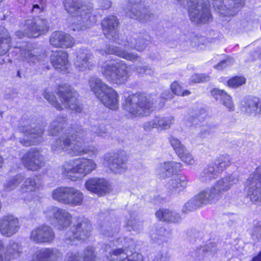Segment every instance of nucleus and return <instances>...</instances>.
I'll return each mask as SVG.
<instances>
[{"mask_svg":"<svg viewBox=\"0 0 261 261\" xmlns=\"http://www.w3.org/2000/svg\"><path fill=\"white\" fill-rule=\"evenodd\" d=\"M101 25L106 37L123 45L124 49L119 47L110 46L105 51L107 54H114L116 56L124 58L125 60L135 62L139 59V56L127 51V49L134 48L141 51L146 47L148 41L143 38L130 37L126 41L120 39L117 33L118 25V20L114 16H110L105 18L102 21Z\"/></svg>","mask_w":261,"mask_h":261,"instance_id":"obj_1","label":"nucleus"},{"mask_svg":"<svg viewBox=\"0 0 261 261\" xmlns=\"http://www.w3.org/2000/svg\"><path fill=\"white\" fill-rule=\"evenodd\" d=\"M90 135L91 133L85 130L76 132L74 135L65 133L51 144V150L57 154L64 151L71 156H80L91 152L96 153L97 150L95 147L87 145L92 141Z\"/></svg>","mask_w":261,"mask_h":261,"instance_id":"obj_2","label":"nucleus"},{"mask_svg":"<svg viewBox=\"0 0 261 261\" xmlns=\"http://www.w3.org/2000/svg\"><path fill=\"white\" fill-rule=\"evenodd\" d=\"M117 230H106L103 235L107 238H114V240L106 244V256L110 261H144L141 254L134 252L130 255L128 254V249L134 247V241L124 236H118Z\"/></svg>","mask_w":261,"mask_h":261,"instance_id":"obj_3","label":"nucleus"},{"mask_svg":"<svg viewBox=\"0 0 261 261\" xmlns=\"http://www.w3.org/2000/svg\"><path fill=\"white\" fill-rule=\"evenodd\" d=\"M80 0H64L65 10L72 16L71 29L73 31L85 30L96 22L92 14V6L80 4Z\"/></svg>","mask_w":261,"mask_h":261,"instance_id":"obj_4","label":"nucleus"},{"mask_svg":"<svg viewBox=\"0 0 261 261\" xmlns=\"http://www.w3.org/2000/svg\"><path fill=\"white\" fill-rule=\"evenodd\" d=\"M61 103L57 100L56 96L49 89L45 90L43 95L44 98L57 110H61L65 108H69L75 112L80 113L82 107L77 100V93L70 87L60 86L56 91Z\"/></svg>","mask_w":261,"mask_h":261,"instance_id":"obj_5","label":"nucleus"},{"mask_svg":"<svg viewBox=\"0 0 261 261\" xmlns=\"http://www.w3.org/2000/svg\"><path fill=\"white\" fill-rule=\"evenodd\" d=\"M97 164L92 159L76 158L65 162L62 166L63 175L72 181L80 180L96 170Z\"/></svg>","mask_w":261,"mask_h":261,"instance_id":"obj_6","label":"nucleus"},{"mask_svg":"<svg viewBox=\"0 0 261 261\" xmlns=\"http://www.w3.org/2000/svg\"><path fill=\"white\" fill-rule=\"evenodd\" d=\"M89 85L91 91L105 106L113 110L118 108V95L111 87L96 77L90 79Z\"/></svg>","mask_w":261,"mask_h":261,"instance_id":"obj_7","label":"nucleus"},{"mask_svg":"<svg viewBox=\"0 0 261 261\" xmlns=\"http://www.w3.org/2000/svg\"><path fill=\"white\" fill-rule=\"evenodd\" d=\"M128 66L123 61L114 59L105 62L100 67L101 72L110 83L122 84L129 76Z\"/></svg>","mask_w":261,"mask_h":261,"instance_id":"obj_8","label":"nucleus"},{"mask_svg":"<svg viewBox=\"0 0 261 261\" xmlns=\"http://www.w3.org/2000/svg\"><path fill=\"white\" fill-rule=\"evenodd\" d=\"M177 4L188 9L192 21L197 24H204L212 19L210 11L203 0H176Z\"/></svg>","mask_w":261,"mask_h":261,"instance_id":"obj_9","label":"nucleus"},{"mask_svg":"<svg viewBox=\"0 0 261 261\" xmlns=\"http://www.w3.org/2000/svg\"><path fill=\"white\" fill-rule=\"evenodd\" d=\"M153 102L143 95H131L123 103L124 110L134 116H144L152 111Z\"/></svg>","mask_w":261,"mask_h":261,"instance_id":"obj_10","label":"nucleus"},{"mask_svg":"<svg viewBox=\"0 0 261 261\" xmlns=\"http://www.w3.org/2000/svg\"><path fill=\"white\" fill-rule=\"evenodd\" d=\"M47 221L55 225L58 229L62 230L68 227L72 222V216L65 209L50 206L43 211Z\"/></svg>","mask_w":261,"mask_h":261,"instance_id":"obj_11","label":"nucleus"},{"mask_svg":"<svg viewBox=\"0 0 261 261\" xmlns=\"http://www.w3.org/2000/svg\"><path fill=\"white\" fill-rule=\"evenodd\" d=\"M92 225L87 219L79 222L72 230L67 232L64 240L67 245H76L87 239L91 235Z\"/></svg>","mask_w":261,"mask_h":261,"instance_id":"obj_12","label":"nucleus"},{"mask_svg":"<svg viewBox=\"0 0 261 261\" xmlns=\"http://www.w3.org/2000/svg\"><path fill=\"white\" fill-rule=\"evenodd\" d=\"M48 25L46 20L39 18H31L25 20L23 25V31H18L15 36L18 38L26 36L29 37H37L46 33Z\"/></svg>","mask_w":261,"mask_h":261,"instance_id":"obj_13","label":"nucleus"},{"mask_svg":"<svg viewBox=\"0 0 261 261\" xmlns=\"http://www.w3.org/2000/svg\"><path fill=\"white\" fill-rule=\"evenodd\" d=\"M238 182V178L229 175L217 181L213 186L204 190L212 203L217 200L221 194L225 192Z\"/></svg>","mask_w":261,"mask_h":261,"instance_id":"obj_14","label":"nucleus"},{"mask_svg":"<svg viewBox=\"0 0 261 261\" xmlns=\"http://www.w3.org/2000/svg\"><path fill=\"white\" fill-rule=\"evenodd\" d=\"M248 197L253 202H261V166L250 175L245 184Z\"/></svg>","mask_w":261,"mask_h":261,"instance_id":"obj_15","label":"nucleus"},{"mask_svg":"<svg viewBox=\"0 0 261 261\" xmlns=\"http://www.w3.org/2000/svg\"><path fill=\"white\" fill-rule=\"evenodd\" d=\"M15 52L19 54L20 60L27 61L30 63H35L44 61L46 58L45 53L39 54L36 51L31 49L30 45L27 42H19L16 45H13Z\"/></svg>","mask_w":261,"mask_h":261,"instance_id":"obj_16","label":"nucleus"},{"mask_svg":"<svg viewBox=\"0 0 261 261\" xmlns=\"http://www.w3.org/2000/svg\"><path fill=\"white\" fill-rule=\"evenodd\" d=\"M30 240L36 244H51L55 240V232L50 226L41 225L33 229Z\"/></svg>","mask_w":261,"mask_h":261,"instance_id":"obj_17","label":"nucleus"},{"mask_svg":"<svg viewBox=\"0 0 261 261\" xmlns=\"http://www.w3.org/2000/svg\"><path fill=\"white\" fill-rule=\"evenodd\" d=\"M125 158V154L122 151L114 153L113 155L107 153L103 156V164L109 166L114 172L121 174L127 169L126 160Z\"/></svg>","mask_w":261,"mask_h":261,"instance_id":"obj_18","label":"nucleus"},{"mask_svg":"<svg viewBox=\"0 0 261 261\" xmlns=\"http://www.w3.org/2000/svg\"><path fill=\"white\" fill-rule=\"evenodd\" d=\"M43 156L38 149H31L21 158L24 166L28 170L37 171L44 165Z\"/></svg>","mask_w":261,"mask_h":261,"instance_id":"obj_19","label":"nucleus"},{"mask_svg":"<svg viewBox=\"0 0 261 261\" xmlns=\"http://www.w3.org/2000/svg\"><path fill=\"white\" fill-rule=\"evenodd\" d=\"M24 137L20 139L19 142L23 145L29 146L36 145L42 141V135L43 130L40 126L33 128L30 126H21L19 128Z\"/></svg>","mask_w":261,"mask_h":261,"instance_id":"obj_20","label":"nucleus"},{"mask_svg":"<svg viewBox=\"0 0 261 261\" xmlns=\"http://www.w3.org/2000/svg\"><path fill=\"white\" fill-rule=\"evenodd\" d=\"M86 189L98 196H103L111 191V186L104 178L92 177L87 179L85 184Z\"/></svg>","mask_w":261,"mask_h":261,"instance_id":"obj_21","label":"nucleus"},{"mask_svg":"<svg viewBox=\"0 0 261 261\" xmlns=\"http://www.w3.org/2000/svg\"><path fill=\"white\" fill-rule=\"evenodd\" d=\"M18 219L12 215L3 217L0 220V232L5 237H10L19 230Z\"/></svg>","mask_w":261,"mask_h":261,"instance_id":"obj_22","label":"nucleus"},{"mask_svg":"<svg viewBox=\"0 0 261 261\" xmlns=\"http://www.w3.org/2000/svg\"><path fill=\"white\" fill-rule=\"evenodd\" d=\"M73 64L75 68L80 71L90 70L93 65L91 54L87 49H80L76 53Z\"/></svg>","mask_w":261,"mask_h":261,"instance_id":"obj_23","label":"nucleus"},{"mask_svg":"<svg viewBox=\"0 0 261 261\" xmlns=\"http://www.w3.org/2000/svg\"><path fill=\"white\" fill-rule=\"evenodd\" d=\"M211 203L212 202L205 191L203 190L185 204L182 212L187 213L201 207L204 205Z\"/></svg>","mask_w":261,"mask_h":261,"instance_id":"obj_24","label":"nucleus"},{"mask_svg":"<svg viewBox=\"0 0 261 261\" xmlns=\"http://www.w3.org/2000/svg\"><path fill=\"white\" fill-rule=\"evenodd\" d=\"M50 44L56 47L68 48L74 44V40L69 34L62 31H55L49 38Z\"/></svg>","mask_w":261,"mask_h":261,"instance_id":"obj_25","label":"nucleus"},{"mask_svg":"<svg viewBox=\"0 0 261 261\" xmlns=\"http://www.w3.org/2000/svg\"><path fill=\"white\" fill-rule=\"evenodd\" d=\"M127 15L132 18L138 19L142 22L149 21L154 17V15L151 12L143 8L140 2L134 4L131 3Z\"/></svg>","mask_w":261,"mask_h":261,"instance_id":"obj_26","label":"nucleus"},{"mask_svg":"<svg viewBox=\"0 0 261 261\" xmlns=\"http://www.w3.org/2000/svg\"><path fill=\"white\" fill-rule=\"evenodd\" d=\"M62 257V253L55 248H42L36 251L32 261H57Z\"/></svg>","mask_w":261,"mask_h":261,"instance_id":"obj_27","label":"nucleus"},{"mask_svg":"<svg viewBox=\"0 0 261 261\" xmlns=\"http://www.w3.org/2000/svg\"><path fill=\"white\" fill-rule=\"evenodd\" d=\"M181 167L180 163L174 161H167L159 164L155 168V171L160 178H165L174 175Z\"/></svg>","mask_w":261,"mask_h":261,"instance_id":"obj_28","label":"nucleus"},{"mask_svg":"<svg viewBox=\"0 0 261 261\" xmlns=\"http://www.w3.org/2000/svg\"><path fill=\"white\" fill-rule=\"evenodd\" d=\"M50 61L54 67L60 72L67 71L69 66L68 54L65 51H53L50 56Z\"/></svg>","mask_w":261,"mask_h":261,"instance_id":"obj_29","label":"nucleus"},{"mask_svg":"<svg viewBox=\"0 0 261 261\" xmlns=\"http://www.w3.org/2000/svg\"><path fill=\"white\" fill-rule=\"evenodd\" d=\"M243 110L251 117L261 115V100L257 97H248L242 102Z\"/></svg>","mask_w":261,"mask_h":261,"instance_id":"obj_30","label":"nucleus"},{"mask_svg":"<svg viewBox=\"0 0 261 261\" xmlns=\"http://www.w3.org/2000/svg\"><path fill=\"white\" fill-rule=\"evenodd\" d=\"M174 122L173 117L156 116L152 120L144 123L143 127L146 130H149L153 128L159 127L162 129H167L170 127Z\"/></svg>","mask_w":261,"mask_h":261,"instance_id":"obj_31","label":"nucleus"},{"mask_svg":"<svg viewBox=\"0 0 261 261\" xmlns=\"http://www.w3.org/2000/svg\"><path fill=\"white\" fill-rule=\"evenodd\" d=\"M187 177L185 175L178 174L171 178L167 186L171 194L177 195L187 187Z\"/></svg>","mask_w":261,"mask_h":261,"instance_id":"obj_32","label":"nucleus"},{"mask_svg":"<svg viewBox=\"0 0 261 261\" xmlns=\"http://www.w3.org/2000/svg\"><path fill=\"white\" fill-rule=\"evenodd\" d=\"M23 182L20 187L22 193H30L36 191L42 188L41 181L37 177L24 178Z\"/></svg>","mask_w":261,"mask_h":261,"instance_id":"obj_33","label":"nucleus"},{"mask_svg":"<svg viewBox=\"0 0 261 261\" xmlns=\"http://www.w3.org/2000/svg\"><path fill=\"white\" fill-rule=\"evenodd\" d=\"M83 199V193L79 189L71 187L66 204L70 206H80L82 204Z\"/></svg>","mask_w":261,"mask_h":261,"instance_id":"obj_34","label":"nucleus"},{"mask_svg":"<svg viewBox=\"0 0 261 261\" xmlns=\"http://www.w3.org/2000/svg\"><path fill=\"white\" fill-rule=\"evenodd\" d=\"M156 218L160 221L177 223L181 218L179 215L174 212L167 209H161L155 213Z\"/></svg>","mask_w":261,"mask_h":261,"instance_id":"obj_35","label":"nucleus"},{"mask_svg":"<svg viewBox=\"0 0 261 261\" xmlns=\"http://www.w3.org/2000/svg\"><path fill=\"white\" fill-rule=\"evenodd\" d=\"M212 94L216 100L221 99L222 104L229 111L234 110V107L232 102L231 98L225 92L218 89H214L212 90Z\"/></svg>","mask_w":261,"mask_h":261,"instance_id":"obj_36","label":"nucleus"},{"mask_svg":"<svg viewBox=\"0 0 261 261\" xmlns=\"http://www.w3.org/2000/svg\"><path fill=\"white\" fill-rule=\"evenodd\" d=\"M4 247H3V248ZM4 249L2 250L1 254L4 259H6L8 261H9L11 259L16 258L19 256L21 250L20 246H19L18 243L10 242L9 244L6 247V251L5 252L6 256L4 257L3 252Z\"/></svg>","mask_w":261,"mask_h":261,"instance_id":"obj_37","label":"nucleus"},{"mask_svg":"<svg viewBox=\"0 0 261 261\" xmlns=\"http://www.w3.org/2000/svg\"><path fill=\"white\" fill-rule=\"evenodd\" d=\"M71 188V187H61L54 190L52 192L53 198L59 202L66 204Z\"/></svg>","mask_w":261,"mask_h":261,"instance_id":"obj_38","label":"nucleus"},{"mask_svg":"<svg viewBox=\"0 0 261 261\" xmlns=\"http://www.w3.org/2000/svg\"><path fill=\"white\" fill-rule=\"evenodd\" d=\"M10 37L7 30L0 28V56L6 54L10 48Z\"/></svg>","mask_w":261,"mask_h":261,"instance_id":"obj_39","label":"nucleus"},{"mask_svg":"<svg viewBox=\"0 0 261 261\" xmlns=\"http://www.w3.org/2000/svg\"><path fill=\"white\" fill-rule=\"evenodd\" d=\"M219 173L214 165L210 164L204 169L200 175V179L203 181L211 180L218 177Z\"/></svg>","mask_w":261,"mask_h":261,"instance_id":"obj_40","label":"nucleus"},{"mask_svg":"<svg viewBox=\"0 0 261 261\" xmlns=\"http://www.w3.org/2000/svg\"><path fill=\"white\" fill-rule=\"evenodd\" d=\"M66 124V118L59 116L57 117L49 126V134L51 135H56Z\"/></svg>","mask_w":261,"mask_h":261,"instance_id":"obj_41","label":"nucleus"},{"mask_svg":"<svg viewBox=\"0 0 261 261\" xmlns=\"http://www.w3.org/2000/svg\"><path fill=\"white\" fill-rule=\"evenodd\" d=\"M230 164V157L228 155L224 154L219 156L215 161L214 165L220 173L222 172Z\"/></svg>","mask_w":261,"mask_h":261,"instance_id":"obj_42","label":"nucleus"},{"mask_svg":"<svg viewBox=\"0 0 261 261\" xmlns=\"http://www.w3.org/2000/svg\"><path fill=\"white\" fill-rule=\"evenodd\" d=\"M23 179L24 176L22 174L15 175L5 183V190L9 191L15 189Z\"/></svg>","mask_w":261,"mask_h":261,"instance_id":"obj_43","label":"nucleus"},{"mask_svg":"<svg viewBox=\"0 0 261 261\" xmlns=\"http://www.w3.org/2000/svg\"><path fill=\"white\" fill-rule=\"evenodd\" d=\"M169 142L177 155H180L184 152V150L186 149L181 142L174 137H171L169 138Z\"/></svg>","mask_w":261,"mask_h":261,"instance_id":"obj_44","label":"nucleus"},{"mask_svg":"<svg viewBox=\"0 0 261 261\" xmlns=\"http://www.w3.org/2000/svg\"><path fill=\"white\" fill-rule=\"evenodd\" d=\"M83 258V261H97V257L94 248L87 247L84 251Z\"/></svg>","mask_w":261,"mask_h":261,"instance_id":"obj_45","label":"nucleus"},{"mask_svg":"<svg viewBox=\"0 0 261 261\" xmlns=\"http://www.w3.org/2000/svg\"><path fill=\"white\" fill-rule=\"evenodd\" d=\"M171 89L172 93L178 96H187L189 95L191 92L188 90H183L181 86L176 82H174L171 85Z\"/></svg>","mask_w":261,"mask_h":261,"instance_id":"obj_46","label":"nucleus"},{"mask_svg":"<svg viewBox=\"0 0 261 261\" xmlns=\"http://www.w3.org/2000/svg\"><path fill=\"white\" fill-rule=\"evenodd\" d=\"M201 247L207 258L213 256L217 251V246L213 242H209Z\"/></svg>","mask_w":261,"mask_h":261,"instance_id":"obj_47","label":"nucleus"},{"mask_svg":"<svg viewBox=\"0 0 261 261\" xmlns=\"http://www.w3.org/2000/svg\"><path fill=\"white\" fill-rule=\"evenodd\" d=\"M246 82V79L242 76H234L230 79L227 82V85L231 88H237Z\"/></svg>","mask_w":261,"mask_h":261,"instance_id":"obj_48","label":"nucleus"},{"mask_svg":"<svg viewBox=\"0 0 261 261\" xmlns=\"http://www.w3.org/2000/svg\"><path fill=\"white\" fill-rule=\"evenodd\" d=\"M178 156L181 161L188 165H193L195 163V161L192 155L190 154L187 149L184 150V152Z\"/></svg>","mask_w":261,"mask_h":261,"instance_id":"obj_49","label":"nucleus"},{"mask_svg":"<svg viewBox=\"0 0 261 261\" xmlns=\"http://www.w3.org/2000/svg\"><path fill=\"white\" fill-rule=\"evenodd\" d=\"M191 256L192 261H204L205 257L207 258L201 247L192 252Z\"/></svg>","mask_w":261,"mask_h":261,"instance_id":"obj_50","label":"nucleus"},{"mask_svg":"<svg viewBox=\"0 0 261 261\" xmlns=\"http://www.w3.org/2000/svg\"><path fill=\"white\" fill-rule=\"evenodd\" d=\"M91 131L98 136L106 137L107 136L108 130L106 126L103 124L92 126Z\"/></svg>","mask_w":261,"mask_h":261,"instance_id":"obj_51","label":"nucleus"},{"mask_svg":"<svg viewBox=\"0 0 261 261\" xmlns=\"http://www.w3.org/2000/svg\"><path fill=\"white\" fill-rule=\"evenodd\" d=\"M210 80V77L203 74H195L193 75L190 80L192 83H197L202 82H206Z\"/></svg>","mask_w":261,"mask_h":261,"instance_id":"obj_52","label":"nucleus"},{"mask_svg":"<svg viewBox=\"0 0 261 261\" xmlns=\"http://www.w3.org/2000/svg\"><path fill=\"white\" fill-rule=\"evenodd\" d=\"M64 261H81L79 252L76 251H69L66 254Z\"/></svg>","mask_w":261,"mask_h":261,"instance_id":"obj_53","label":"nucleus"},{"mask_svg":"<svg viewBox=\"0 0 261 261\" xmlns=\"http://www.w3.org/2000/svg\"><path fill=\"white\" fill-rule=\"evenodd\" d=\"M251 234L254 239H261V222H257L251 231Z\"/></svg>","mask_w":261,"mask_h":261,"instance_id":"obj_54","label":"nucleus"},{"mask_svg":"<svg viewBox=\"0 0 261 261\" xmlns=\"http://www.w3.org/2000/svg\"><path fill=\"white\" fill-rule=\"evenodd\" d=\"M233 62V59L230 57L227 58L226 59L224 60H222L217 65H216L215 67L216 69L218 70H221L223 68L230 65Z\"/></svg>","mask_w":261,"mask_h":261,"instance_id":"obj_55","label":"nucleus"},{"mask_svg":"<svg viewBox=\"0 0 261 261\" xmlns=\"http://www.w3.org/2000/svg\"><path fill=\"white\" fill-rule=\"evenodd\" d=\"M126 226L127 227V229L129 231H130L131 229L135 231H138L139 230L138 222L134 218H130L127 220Z\"/></svg>","mask_w":261,"mask_h":261,"instance_id":"obj_56","label":"nucleus"},{"mask_svg":"<svg viewBox=\"0 0 261 261\" xmlns=\"http://www.w3.org/2000/svg\"><path fill=\"white\" fill-rule=\"evenodd\" d=\"M165 232V229L160 228L159 230L153 229L150 232V235L152 240H156L160 237L162 236Z\"/></svg>","mask_w":261,"mask_h":261,"instance_id":"obj_57","label":"nucleus"},{"mask_svg":"<svg viewBox=\"0 0 261 261\" xmlns=\"http://www.w3.org/2000/svg\"><path fill=\"white\" fill-rule=\"evenodd\" d=\"M169 256L167 252L159 253L154 257L153 261H169Z\"/></svg>","mask_w":261,"mask_h":261,"instance_id":"obj_58","label":"nucleus"},{"mask_svg":"<svg viewBox=\"0 0 261 261\" xmlns=\"http://www.w3.org/2000/svg\"><path fill=\"white\" fill-rule=\"evenodd\" d=\"M135 69L136 71L140 74H149L151 73V69L147 66H144L142 67H140L138 66H136L135 67Z\"/></svg>","mask_w":261,"mask_h":261,"instance_id":"obj_59","label":"nucleus"},{"mask_svg":"<svg viewBox=\"0 0 261 261\" xmlns=\"http://www.w3.org/2000/svg\"><path fill=\"white\" fill-rule=\"evenodd\" d=\"M99 3L103 9H107L111 6V2L109 0H99Z\"/></svg>","mask_w":261,"mask_h":261,"instance_id":"obj_60","label":"nucleus"},{"mask_svg":"<svg viewBox=\"0 0 261 261\" xmlns=\"http://www.w3.org/2000/svg\"><path fill=\"white\" fill-rule=\"evenodd\" d=\"M173 94L169 91H165L162 94V97L165 99H170L173 97Z\"/></svg>","mask_w":261,"mask_h":261,"instance_id":"obj_61","label":"nucleus"},{"mask_svg":"<svg viewBox=\"0 0 261 261\" xmlns=\"http://www.w3.org/2000/svg\"><path fill=\"white\" fill-rule=\"evenodd\" d=\"M187 120L189 121L191 125L198 124L199 120L196 117L191 116L189 118H187Z\"/></svg>","mask_w":261,"mask_h":261,"instance_id":"obj_62","label":"nucleus"},{"mask_svg":"<svg viewBox=\"0 0 261 261\" xmlns=\"http://www.w3.org/2000/svg\"><path fill=\"white\" fill-rule=\"evenodd\" d=\"M43 6H39L38 4H34L33 7L32 11L36 13H40L42 11Z\"/></svg>","mask_w":261,"mask_h":261,"instance_id":"obj_63","label":"nucleus"},{"mask_svg":"<svg viewBox=\"0 0 261 261\" xmlns=\"http://www.w3.org/2000/svg\"><path fill=\"white\" fill-rule=\"evenodd\" d=\"M27 197H24V200L27 202H31L34 199V196L33 194L29 193L27 194Z\"/></svg>","mask_w":261,"mask_h":261,"instance_id":"obj_64","label":"nucleus"}]
</instances>
